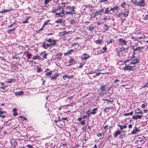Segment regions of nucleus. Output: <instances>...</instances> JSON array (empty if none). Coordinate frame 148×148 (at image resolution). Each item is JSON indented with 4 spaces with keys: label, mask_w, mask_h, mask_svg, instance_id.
<instances>
[{
    "label": "nucleus",
    "mask_w": 148,
    "mask_h": 148,
    "mask_svg": "<svg viewBox=\"0 0 148 148\" xmlns=\"http://www.w3.org/2000/svg\"><path fill=\"white\" fill-rule=\"evenodd\" d=\"M75 8V7L74 6L71 7L69 6H67V7H66V9L68 10H70V11L66 12V14H75L76 12L74 10Z\"/></svg>",
    "instance_id": "f257e3e1"
},
{
    "label": "nucleus",
    "mask_w": 148,
    "mask_h": 148,
    "mask_svg": "<svg viewBox=\"0 0 148 148\" xmlns=\"http://www.w3.org/2000/svg\"><path fill=\"white\" fill-rule=\"evenodd\" d=\"M130 61V60H127L125 61V67L124 69L125 70H133V67H134V66H131V65H127L126 64V63H128Z\"/></svg>",
    "instance_id": "f03ea898"
},
{
    "label": "nucleus",
    "mask_w": 148,
    "mask_h": 148,
    "mask_svg": "<svg viewBox=\"0 0 148 148\" xmlns=\"http://www.w3.org/2000/svg\"><path fill=\"white\" fill-rule=\"evenodd\" d=\"M134 56V55L132 56V60L131 61V62L130 63L129 65H131L132 64L134 65L138 62L139 60L138 59L136 58Z\"/></svg>",
    "instance_id": "7ed1b4c3"
},
{
    "label": "nucleus",
    "mask_w": 148,
    "mask_h": 148,
    "mask_svg": "<svg viewBox=\"0 0 148 148\" xmlns=\"http://www.w3.org/2000/svg\"><path fill=\"white\" fill-rule=\"evenodd\" d=\"M132 2L135 5L139 6V5H142L143 3L142 1H139L136 0H131Z\"/></svg>",
    "instance_id": "20e7f679"
},
{
    "label": "nucleus",
    "mask_w": 148,
    "mask_h": 148,
    "mask_svg": "<svg viewBox=\"0 0 148 148\" xmlns=\"http://www.w3.org/2000/svg\"><path fill=\"white\" fill-rule=\"evenodd\" d=\"M125 12H122L119 14V16H123L125 17H127L129 14V11L127 10H125Z\"/></svg>",
    "instance_id": "39448f33"
},
{
    "label": "nucleus",
    "mask_w": 148,
    "mask_h": 148,
    "mask_svg": "<svg viewBox=\"0 0 148 148\" xmlns=\"http://www.w3.org/2000/svg\"><path fill=\"white\" fill-rule=\"evenodd\" d=\"M46 41L48 42H49L51 43L50 44L53 46H54L56 45V42L55 40H52L51 38H50L48 40H47Z\"/></svg>",
    "instance_id": "423d86ee"
},
{
    "label": "nucleus",
    "mask_w": 148,
    "mask_h": 148,
    "mask_svg": "<svg viewBox=\"0 0 148 148\" xmlns=\"http://www.w3.org/2000/svg\"><path fill=\"white\" fill-rule=\"evenodd\" d=\"M64 8L63 7L62 8V10L61 12H60L59 13H56L55 14V16L56 17L58 15V17H63V15L61 14H64Z\"/></svg>",
    "instance_id": "0eeeda50"
},
{
    "label": "nucleus",
    "mask_w": 148,
    "mask_h": 148,
    "mask_svg": "<svg viewBox=\"0 0 148 148\" xmlns=\"http://www.w3.org/2000/svg\"><path fill=\"white\" fill-rule=\"evenodd\" d=\"M51 46H53V45L47 43L46 44L45 42H43L42 47L43 48L47 49V48Z\"/></svg>",
    "instance_id": "6e6552de"
},
{
    "label": "nucleus",
    "mask_w": 148,
    "mask_h": 148,
    "mask_svg": "<svg viewBox=\"0 0 148 148\" xmlns=\"http://www.w3.org/2000/svg\"><path fill=\"white\" fill-rule=\"evenodd\" d=\"M120 45H126L127 41H125V40H123L121 38H119L118 40Z\"/></svg>",
    "instance_id": "1a4fd4ad"
},
{
    "label": "nucleus",
    "mask_w": 148,
    "mask_h": 148,
    "mask_svg": "<svg viewBox=\"0 0 148 148\" xmlns=\"http://www.w3.org/2000/svg\"><path fill=\"white\" fill-rule=\"evenodd\" d=\"M139 131V129L137 127L135 126L133 128V130L131 132V134H136L137 132Z\"/></svg>",
    "instance_id": "9d476101"
},
{
    "label": "nucleus",
    "mask_w": 148,
    "mask_h": 148,
    "mask_svg": "<svg viewBox=\"0 0 148 148\" xmlns=\"http://www.w3.org/2000/svg\"><path fill=\"white\" fill-rule=\"evenodd\" d=\"M142 115H135L134 116H133L132 117V118L133 119L137 120L138 119H141Z\"/></svg>",
    "instance_id": "9b49d317"
},
{
    "label": "nucleus",
    "mask_w": 148,
    "mask_h": 148,
    "mask_svg": "<svg viewBox=\"0 0 148 148\" xmlns=\"http://www.w3.org/2000/svg\"><path fill=\"white\" fill-rule=\"evenodd\" d=\"M59 75L58 73H56L54 75H53L51 76V80H55L57 77H58Z\"/></svg>",
    "instance_id": "f8f14e48"
},
{
    "label": "nucleus",
    "mask_w": 148,
    "mask_h": 148,
    "mask_svg": "<svg viewBox=\"0 0 148 148\" xmlns=\"http://www.w3.org/2000/svg\"><path fill=\"white\" fill-rule=\"evenodd\" d=\"M127 123L125 124L124 126H122L120 125L119 124L118 125V127H120V129L122 130L123 129H125L127 127Z\"/></svg>",
    "instance_id": "ddd939ff"
},
{
    "label": "nucleus",
    "mask_w": 148,
    "mask_h": 148,
    "mask_svg": "<svg viewBox=\"0 0 148 148\" xmlns=\"http://www.w3.org/2000/svg\"><path fill=\"white\" fill-rule=\"evenodd\" d=\"M37 59H38L39 60H43V58H41L39 56H33V60H36Z\"/></svg>",
    "instance_id": "4468645a"
},
{
    "label": "nucleus",
    "mask_w": 148,
    "mask_h": 148,
    "mask_svg": "<svg viewBox=\"0 0 148 148\" xmlns=\"http://www.w3.org/2000/svg\"><path fill=\"white\" fill-rule=\"evenodd\" d=\"M112 107L110 106L108 108H106L104 110L106 112H107L110 111V110H112Z\"/></svg>",
    "instance_id": "2eb2a0df"
},
{
    "label": "nucleus",
    "mask_w": 148,
    "mask_h": 148,
    "mask_svg": "<svg viewBox=\"0 0 148 148\" xmlns=\"http://www.w3.org/2000/svg\"><path fill=\"white\" fill-rule=\"evenodd\" d=\"M83 55L85 56L83 57V58L85 60H86L88 58L90 57V56L89 55L87 54L86 53H84L83 54Z\"/></svg>",
    "instance_id": "dca6fc26"
},
{
    "label": "nucleus",
    "mask_w": 148,
    "mask_h": 148,
    "mask_svg": "<svg viewBox=\"0 0 148 148\" xmlns=\"http://www.w3.org/2000/svg\"><path fill=\"white\" fill-rule=\"evenodd\" d=\"M74 51L72 49L70 50L69 51H67L66 53H64V55L66 56V55H71L72 52H73Z\"/></svg>",
    "instance_id": "f3484780"
},
{
    "label": "nucleus",
    "mask_w": 148,
    "mask_h": 148,
    "mask_svg": "<svg viewBox=\"0 0 148 148\" xmlns=\"http://www.w3.org/2000/svg\"><path fill=\"white\" fill-rule=\"evenodd\" d=\"M119 9V7L117 6H115L113 7V12H117L118 9Z\"/></svg>",
    "instance_id": "a211bd4d"
},
{
    "label": "nucleus",
    "mask_w": 148,
    "mask_h": 148,
    "mask_svg": "<svg viewBox=\"0 0 148 148\" xmlns=\"http://www.w3.org/2000/svg\"><path fill=\"white\" fill-rule=\"evenodd\" d=\"M62 55V54L60 53H58L56 54V56L57 57L56 58V59H58L59 60H60L61 59V57Z\"/></svg>",
    "instance_id": "6ab92c4d"
},
{
    "label": "nucleus",
    "mask_w": 148,
    "mask_h": 148,
    "mask_svg": "<svg viewBox=\"0 0 148 148\" xmlns=\"http://www.w3.org/2000/svg\"><path fill=\"white\" fill-rule=\"evenodd\" d=\"M121 134V132L120 130H117L115 132L114 136L115 137H117V136L118 135H119Z\"/></svg>",
    "instance_id": "aec40b11"
},
{
    "label": "nucleus",
    "mask_w": 148,
    "mask_h": 148,
    "mask_svg": "<svg viewBox=\"0 0 148 148\" xmlns=\"http://www.w3.org/2000/svg\"><path fill=\"white\" fill-rule=\"evenodd\" d=\"M23 94V91H20L19 92H16L15 93V95H21Z\"/></svg>",
    "instance_id": "412c9836"
},
{
    "label": "nucleus",
    "mask_w": 148,
    "mask_h": 148,
    "mask_svg": "<svg viewBox=\"0 0 148 148\" xmlns=\"http://www.w3.org/2000/svg\"><path fill=\"white\" fill-rule=\"evenodd\" d=\"M11 10H5V9H3L1 11H0V13H2L7 12H8Z\"/></svg>",
    "instance_id": "4be33fe9"
},
{
    "label": "nucleus",
    "mask_w": 148,
    "mask_h": 148,
    "mask_svg": "<svg viewBox=\"0 0 148 148\" xmlns=\"http://www.w3.org/2000/svg\"><path fill=\"white\" fill-rule=\"evenodd\" d=\"M97 110V108L94 109L92 111L90 112V114H94L96 113V111Z\"/></svg>",
    "instance_id": "5701e85b"
},
{
    "label": "nucleus",
    "mask_w": 148,
    "mask_h": 148,
    "mask_svg": "<svg viewBox=\"0 0 148 148\" xmlns=\"http://www.w3.org/2000/svg\"><path fill=\"white\" fill-rule=\"evenodd\" d=\"M144 48V47H138L135 48H133L134 51H137L139 50H140L141 49H143Z\"/></svg>",
    "instance_id": "b1692460"
},
{
    "label": "nucleus",
    "mask_w": 148,
    "mask_h": 148,
    "mask_svg": "<svg viewBox=\"0 0 148 148\" xmlns=\"http://www.w3.org/2000/svg\"><path fill=\"white\" fill-rule=\"evenodd\" d=\"M15 28H14L13 29H9L8 30V33H9L10 34H11L12 33H13L15 31Z\"/></svg>",
    "instance_id": "393cba45"
},
{
    "label": "nucleus",
    "mask_w": 148,
    "mask_h": 148,
    "mask_svg": "<svg viewBox=\"0 0 148 148\" xmlns=\"http://www.w3.org/2000/svg\"><path fill=\"white\" fill-rule=\"evenodd\" d=\"M109 8L107 7L106 8L105 10V11L104 12V14H108L110 12V11L109 10Z\"/></svg>",
    "instance_id": "a878e982"
},
{
    "label": "nucleus",
    "mask_w": 148,
    "mask_h": 148,
    "mask_svg": "<svg viewBox=\"0 0 148 148\" xmlns=\"http://www.w3.org/2000/svg\"><path fill=\"white\" fill-rule=\"evenodd\" d=\"M68 4V3H61L62 5H63V6L62 8H62L63 7L64 8V9L65 8L66 9V7H67V6H68L67 5V4Z\"/></svg>",
    "instance_id": "bb28decb"
},
{
    "label": "nucleus",
    "mask_w": 148,
    "mask_h": 148,
    "mask_svg": "<svg viewBox=\"0 0 148 148\" xmlns=\"http://www.w3.org/2000/svg\"><path fill=\"white\" fill-rule=\"evenodd\" d=\"M133 112L132 111L129 113H126L124 114V115L125 116H128V115H132L133 114Z\"/></svg>",
    "instance_id": "cd10ccee"
},
{
    "label": "nucleus",
    "mask_w": 148,
    "mask_h": 148,
    "mask_svg": "<svg viewBox=\"0 0 148 148\" xmlns=\"http://www.w3.org/2000/svg\"><path fill=\"white\" fill-rule=\"evenodd\" d=\"M106 90L105 86H101V91L102 92H104Z\"/></svg>",
    "instance_id": "c85d7f7f"
},
{
    "label": "nucleus",
    "mask_w": 148,
    "mask_h": 148,
    "mask_svg": "<svg viewBox=\"0 0 148 148\" xmlns=\"http://www.w3.org/2000/svg\"><path fill=\"white\" fill-rule=\"evenodd\" d=\"M14 81V79H8L7 80V82L8 83H11L13 82Z\"/></svg>",
    "instance_id": "c756f323"
},
{
    "label": "nucleus",
    "mask_w": 148,
    "mask_h": 148,
    "mask_svg": "<svg viewBox=\"0 0 148 148\" xmlns=\"http://www.w3.org/2000/svg\"><path fill=\"white\" fill-rule=\"evenodd\" d=\"M90 15V16L91 18H94L96 16L95 12L92 13Z\"/></svg>",
    "instance_id": "7c9ffc66"
},
{
    "label": "nucleus",
    "mask_w": 148,
    "mask_h": 148,
    "mask_svg": "<svg viewBox=\"0 0 148 148\" xmlns=\"http://www.w3.org/2000/svg\"><path fill=\"white\" fill-rule=\"evenodd\" d=\"M110 19L111 18L109 16H107L104 18L103 20L105 21L110 20Z\"/></svg>",
    "instance_id": "2f4dec72"
},
{
    "label": "nucleus",
    "mask_w": 148,
    "mask_h": 148,
    "mask_svg": "<svg viewBox=\"0 0 148 148\" xmlns=\"http://www.w3.org/2000/svg\"><path fill=\"white\" fill-rule=\"evenodd\" d=\"M29 17H27L26 18L25 20V21H23V23H28V20L29 19Z\"/></svg>",
    "instance_id": "473e14b6"
},
{
    "label": "nucleus",
    "mask_w": 148,
    "mask_h": 148,
    "mask_svg": "<svg viewBox=\"0 0 148 148\" xmlns=\"http://www.w3.org/2000/svg\"><path fill=\"white\" fill-rule=\"evenodd\" d=\"M147 105V103L146 102H145L143 104H142L141 106V107L142 108H144L145 106H146Z\"/></svg>",
    "instance_id": "72a5a7b5"
},
{
    "label": "nucleus",
    "mask_w": 148,
    "mask_h": 148,
    "mask_svg": "<svg viewBox=\"0 0 148 148\" xmlns=\"http://www.w3.org/2000/svg\"><path fill=\"white\" fill-rule=\"evenodd\" d=\"M126 3L124 1L121 4V6L122 8H124L126 5Z\"/></svg>",
    "instance_id": "f704fd0d"
},
{
    "label": "nucleus",
    "mask_w": 148,
    "mask_h": 148,
    "mask_svg": "<svg viewBox=\"0 0 148 148\" xmlns=\"http://www.w3.org/2000/svg\"><path fill=\"white\" fill-rule=\"evenodd\" d=\"M69 62L70 63H75V60L73 58H71L69 60Z\"/></svg>",
    "instance_id": "c9c22d12"
},
{
    "label": "nucleus",
    "mask_w": 148,
    "mask_h": 148,
    "mask_svg": "<svg viewBox=\"0 0 148 148\" xmlns=\"http://www.w3.org/2000/svg\"><path fill=\"white\" fill-rule=\"evenodd\" d=\"M62 78L66 80L68 78V75H65L63 76Z\"/></svg>",
    "instance_id": "e433bc0d"
},
{
    "label": "nucleus",
    "mask_w": 148,
    "mask_h": 148,
    "mask_svg": "<svg viewBox=\"0 0 148 148\" xmlns=\"http://www.w3.org/2000/svg\"><path fill=\"white\" fill-rule=\"evenodd\" d=\"M95 13L96 14V16L98 15H102V14L100 13L99 11H96L95 12Z\"/></svg>",
    "instance_id": "4c0bfd02"
},
{
    "label": "nucleus",
    "mask_w": 148,
    "mask_h": 148,
    "mask_svg": "<svg viewBox=\"0 0 148 148\" xmlns=\"http://www.w3.org/2000/svg\"><path fill=\"white\" fill-rule=\"evenodd\" d=\"M50 21V20H47L46 21H45L44 22V25H43V26L44 27L45 26L47 25L48 23H49Z\"/></svg>",
    "instance_id": "58836bf2"
},
{
    "label": "nucleus",
    "mask_w": 148,
    "mask_h": 148,
    "mask_svg": "<svg viewBox=\"0 0 148 148\" xmlns=\"http://www.w3.org/2000/svg\"><path fill=\"white\" fill-rule=\"evenodd\" d=\"M107 49V48L106 47V46H105V47H103L102 48V50H103L104 51H103L102 52H101V53H103L105 52L106 51Z\"/></svg>",
    "instance_id": "ea45409f"
},
{
    "label": "nucleus",
    "mask_w": 148,
    "mask_h": 148,
    "mask_svg": "<svg viewBox=\"0 0 148 148\" xmlns=\"http://www.w3.org/2000/svg\"><path fill=\"white\" fill-rule=\"evenodd\" d=\"M88 29L90 31H92L94 29V27H90L88 28Z\"/></svg>",
    "instance_id": "a19ab883"
},
{
    "label": "nucleus",
    "mask_w": 148,
    "mask_h": 148,
    "mask_svg": "<svg viewBox=\"0 0 148 148\" xmlns=\"http://www.w3.org/2000/svg\"><path fill=\"white\" fill-rule=\"evenodd\" d=\"M62 22V20L61 19H59L55 21L56 23H61Z\"/></svg>",
    "instance_id": "79ce46f5"
},
{
    "label": "nucleus",
    "mask_w": 148,
    "mask_h": 148,
    "mask_svg": "<svg viewBox=\"0 0 148 148\" xmlns=\"http://www.w3.org/2000/svg\"><path fill=\"white\" fill-rule=\"evenodd\" d=\"M145 0H140V1H142V2H143V4H142V5H139V6L140 7H144V6L145 5V1H144Z\"/></svg>",
    "instance_id": "37998d69"
},
{
    "label": "nucleus",
    "mask_w": 148,
    "mask_h": 148,
    "mask_svg": "<svg viewBox=\"0 0 148 148\" xmlns=\"http://www.w3.org/2000/svg\"><path fill=\"white\" fill-rule=\"evenodd\" d=\"M52 73V71H51V72L46 73H45V75L46 76H50V75H51Z\"/></svg>",
    "instance_id": "c03bdc74"
},
{
    "label": "nucleus",
    "mask_w": 148,
    "mask_h": 148,
    "mask_svg": "<svg viewBox=\"0 0 148 148\" xmlns=\"http://www.w3.org/2000/svg\"><path fill=\"white\" fill-rule=\"evenodd\" d=\"M85 120H83L80 122V124L82 125H84L85 124Z\"/></svg>",
    "instance_id": "a18cd8bd"
},
{
    "label": "nucleus",
    "mask_w": 148,
    "mask_h": 148,
    "mask_svg": "<svg viewBox=\"0 0 148 148\" xmlns=\"http://www.w3.org/2000/svg\"><path fill=\"white\" fill-rule=\"evenodd\" d=\"M85 63L84 62L83 63H80V66L78 67V68H82L84 64Z\"/></svg>",
    "instance_id": "49530a36"
},
{
    "label": "nucleus",
    "mask_w": 148,
    "mask_h": 148,
    "mask_svg": "<svg viewBox=\"0 0 148 148\" xmlns=\"http://www.w3.org/2000/svg\"><path fill=\"white\" fill-rule=\"evenodd\" d=\"M51 0H44V3L45 5H47L50 1Z\"/></svg>",
    "instance_id": "de8ad7c7"
},
{
    "label": "nucleus",
    "mask_w": 148,
    "mask_h": 148,
    "mask_svg": "<svg viewBox=\"0 0 148 148\" xmlns=\"http://www.w3.org/2000/svg\"><path fill=\"white\" fill-rule=\"evenodd\" d=\"M140 112V109L138 108L135 111V113H137L138 114H139Z\"/></svg>",
    "instance_id": "09e8293b"
},
{
    "label": "nucleus",
    "mask_w": 148,
    "mask_h": 148,
    "mask_svg": "<svg viewBox=\"0 0 148 148\" xmlns=\"http://www.w3.org/2000/svg\"><path fill=\"white\" fill-rule=\"evenodd\" d=\"M58 10V9H54L51 11V12L52 13H54L56 12Z\"/></svg>",
    "instance_id": "8fccbe9b"
},
{
    "label": "nucleus",
    "mask_w": 148,
    "mask_h": 148,
    "mask_svg": "<svg viewBox=\"0 0 148 148\" xmlns=\"http://www.w3.org/2000/svg\"><path fill=\"white\" fill-rule=\"evenodd\" d=\"M101 74H105V73H101V72H99L98 73H97L96 75V76H99Z\"/></svg>",
    "instance_id": "3c124183"
},
{
    "label": "nucleus",
    "mask_w": 148,
    "mask_h": 148,
    "mask_svg": "<svg viewBox=\"0 0 148 148\" xmlns=\"http://www.w3.org/2000/svg\"><path fill=\"white\" fill-rule=\"evenodd\" d=\"M143 19L145 20H147L148 19V15H146L145 17H144Z\"/></svg>",
    "instance_id": "603ef678"
},
{
    "label": "nucleus",
    "mask_w": 148,
    "mask_h": 148,
    "mask_svg": "<svg viewBox=\"0 0 148 148\" xmlns=\"http://www.w3.org/2000/svg\"><path fill=\"white\" fill-rule=\"evenodd\" d=\"M47 54L46 53H44L43 56V58H45L46 59L47 58Z\"/></svg>",
    "instance_id": "864d4df0"
},
{
    "label": "nucleus",
    "mask_w": 148,
    "mask_h": 148,
    "mask_svg": "<svg viewBox=\"0 0 148 148\" xmlns=\"http://www.w3.org/2000/svg\"><path fill=\"white\" fill-rule=\"evenodd\" d=\"M27 57L28 59H29L32 56V55L30 54H27Z\"/></svg>",
    "instance_id": "5fc2aeb1"
},
{
    "label": "nucleus",
    "mask_w": 148,
    "mask_h": 148,
    "mask_svg": "<svg viewBox=\"0 0 148 148\" xmlns=\"http://www.w3.org/2000/svg\"><path fill=\"white\" fill-rule=\"evenodd\" d=\"M44 27L42 26V27L40 29H39L38 31L37 32L38 33H39L40 32L42 31Z\"/></svg>",
    "instance_id": "6e6d98bb"
},
{
    "label": "nucleus",
    "mask_w": 148,
    "mask_h": 148,
    "mask_svg": "<svg viewBox=\"0 0 148 148\" xmlns=\"http://www.w3.org/2000/svg\"><path fill=\"white\" fill-rule=\"evenodd\" d=\"M101 40H97L96 42L97 44H99L101 43Z\"/></svg>",
    "instance_id": "4d7b16f0"
},
{
    "label": "nucleus",
    "mask_w": 148,
    "mask_h": 148,
    "mask_svg": "<svg viewBox=\"0 0 148 148\" xmlns=\"http://www.w3.org/2000/svg\"><path fill=\"white\" fill-rule=\"evenodd\" d=\"M26 146L29 148H33L32 146L30 145H26Z\"/></svg>",
    "instance_id": "13d9d810"
},
{
    "label": "nucleus",
    "mask_w": 148,
    "mask_h": 148,
    "mask_svg": "<svg viewBox=\"0 0 148 148\" xmlns=\"http://www.w3.org/2000/svg\"><path fill=\"white\" fill-rule=\"evenodd\" d=\"M128 127L130 129L132 128V125L131 124H129L128 125Z\"/></svg>",
    "instance_id": "bf43d9fd"
},
{
    "label": "nucleus",
    "mask_w": 148,
    "mask_h": 148,
    "mask_svg": "<svg viewBox=\"0 0 148 148\" xmlns=\"http://www.w3.org/2000/svg\"><path fill=\"white\" fill-rule=\"evenodd\" d=\"M86 8H92V6L91 5H87L86 6Z\"/></svg>",
    "instance_id": "052dcab7"
},
{
    "label": "nucleus",
    "mask_w": 148,
    "mask_h": 148,
    "mask_svg": "<svg viewBox=\"0 0 148 148\" xmlns=\"http://www.w3.org/2000/svg\"><path fill=\"white\" fill-rule=\"evenodd\" d=\"M95 73V72L94 71H91L88 73H87V74L88 75L89 74H92Z\"/></svg>",
    "instance_id": "680f3d73"
},
{
    "label": "nucleus",
    "mask_w": 148,
    "mask_h": 148,
    "mask_svg": "<svg viewBox=\"0 0 148 148\" xmlns=\"http://www.w3.org/2000/svg\"><path fill=\"white\" fill-rule=\"evenodd\" d=\"M108 126L107 125H106L104 127H103V128L104 129H108Z\"/></svg>",
    "instance_id": "e2e57ef3"
},
{
    "label": "nucleus",
    "mask_w": 148,
    "mask_h": 148,
    "mask_svg": "<svg viewBox=\"0 0 148 148\" xmlns=\"http://www.w3.org/2000/svg\"><path fill=\"white\" fill-rule=\"evenodd\" d=\"M1 108L0 107V114H3L5 112H3L1 110Z\"/></svg>",
    "instance_id": "0e129e2a"
},
{
    "label": "nucleus",
    "mask_w": 148,
    "mask_h": 148,
    "mask_svg": "<svg viewBox=\"0 0 148 148\" xmlns=\"http://www.w3.org/2000/svg\"><path fill=\"white\" fill-rule=\"evenodd\" d=\"M74 77V76L73 75H71L70 76H68V78H72Z\"/></svg>",
    "instance_id": "69168bd1"
},
{
    "label": "nucleus",
    "mask_w": 148,
    "mask_h": 148,
    "mask_svg": "<svg viewBox=\"0 0 148 148\" xmlns=\"http://www.w3.org/2000/svg\"><path fill=\"white\" fill-rule=\"evenodd\" d=\"M99 11L100 13L104 12V9H101Z\"/></svg>",
    "instance_id": "338daca9"
},
{
    "label": "nucleus",
    "mask_w": 148,
    "mask_h": 148,
    "mask_svg": "<svg viewBox=\"0 0 148 148\" xmlns=\"http://www.w3.org/2000/svg\"><path fill=\"white\" fill-rule=\"evenodd\" d=\"M17 113L16 112H14V113H13V115L14 116H16L17 115Z\"/></svg>",
    "instance_id": "774afa93"
}]
</instances>
